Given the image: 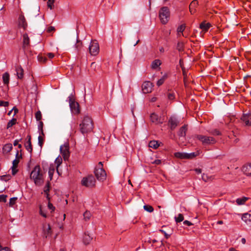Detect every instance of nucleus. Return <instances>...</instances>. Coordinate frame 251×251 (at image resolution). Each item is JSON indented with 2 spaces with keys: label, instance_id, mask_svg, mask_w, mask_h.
<instances>
[{
  "label": "nucleus",
  "instance_id": "f257e3e1",
  "mask_svg": "<svg viewBox=\"0 0 251 251\" xmlns=\"http://www.w3.org/2000/svg\"><path fill=\"white\" fill-rule=\"evenodd\" d=\"M30 178L37 186L42 185L44 181V174L39 165H36L30 174Z\"/></svg>",
  "mask_w": 251,
  "mask_h": 251
},
{
  "label": "nucleus",
  "instance_id": "f03ea898",
  "mask_svg": "<svg viewBox=\"0 0 251 251\" xmlns=\"http://www.w3.org/2000/svg\"><path fill=\"white\" fill-rule=\"evenodd\" d=\"M79 126L80 132L83 134L91 132L93 128V124L91 118L88 116H84Z\"/></svg>",
  "mask_w": 251,
  "mask_h": 251
},
{
  "label": "nucleus",
  "instance_id": "7ed1b4c3",
  "mask_svg": "<svg viewBox=\"0 0 251 251\" xmlns=\"http://www.w3.org/2000/svg\"><path fill=\"white\" fill-rule=\"evenodd\" d=\"M170 12L169 9L167 6L161 7L159 12V18L161 23L163 24H166L170 19Z\"/></svg>",
  "mask_w": 251,
  "mask_h": 251
},
{
  "label": "nucleus",
  "instance_id": "20e7f679",
  "mask_svg": "<svg viewBox=\"0 0 251 251\" xmlns=\"http://www.w3.org/2000/svg\"><path fill=\"white\" fill-rule=\"evenodd\" d=\"M195 138L201 141L203 146L213 145L216 142L214 138L201 134L195 135Z\"/></svg>",
  "mask_w": 251,
  "mask_h": 251
},
{
  "label": "nucleus",
  "instance_id": "39448f33",
  "mask_svg": "<svg viewBox=\"0 0 251 251\" xmlns=\"http://www.w3.org/2000/svg\"><path fill=\"white\" fill-rule=\"evenodd\" d=\"M68 100L69 106L72 112L74 114H78L80 113L79 105L77 102L75 101L73 94H72L69 97Z\"/></svg>",
  "mask_w": 251,
  "mask_h": 251
},
{
  "label": "nucleus",
  "instance_id": "423d86ee",
  "mask_svg": "<svg viewBox=\"0 0 251 251\" xmlns=\"http://www.w3.org/2000/svg\"><path fill=\"white\" fill-rule=\"evenodd\" d=\"M95 183L96 179L92 175L83 177L81 180V184L87 187H93L95 186Z\"/></svg>",
  "mask_w": 251,
  "mask_h": 251
},
{
  "label": "nucleus",
  "instance_id": "0eeeda50",
  "mask_svg": "<svg viewBox=\"0 0 251 251\" xmlns=\"http://www.w3.org/2000/svg\"><path fill=\"white\" fill-rule=\"evenodd\" d=\"M94 173L95 176L99 181H103L106 179V174L104 169H100L95 168Z\"/></svg>",
  "mask_w": 251,
  "mask_h": 251
},
{
  "label": "nucleus",
  "instance_id": "6e6552de",
  "mask_svg": "<svg viewBox=\"0 0 251 251\" xmlns=\"http://www.w3.org/2000/svg\"><path fill=\"white\" fill-rule=\"evenodd\" d=\"M89 53L92 55H96L99 52V46L96 40L92 41L89 47Z\"/></svg>",
  "mask_w": 251,
  "mask_h": 251
},
{
  "label": "nucleus",
  "instance_id": "1a4fd4ad",
  "mask_svg": "<svg viewBox=\"0 0 251 251\" xmlns=\"http://www.w3.org/2000/svg\"><path fill=\"white\" fill-rule=\"evenodd\" d=\"M179 124V121L175 116H171L169 120L168 126L171 130H174Z\"/></svg>",
  "mask_w": 251,
  "mask_h": 251
},
{
  "label": "nucleus",
  "instance_id": "9d476101",
  "mask_svg": "<svg viewBox=\"0 0 251 251\" xmlns=\"http://www.w3.org/2000/svg\"><path fill=\"white\" fill-rule=\"evenodd\" d=\"M23 46L22 48L25 52L29 51L30 47V39L27 33H25L23 35Z\"/></svg>",
  "mask_w": 251,
  "mask_h": 251
},
{
  "label": "nucleus",
  "instance_id": "9b49d317",
  "mask_svg": "<svg viewBox=\"0 0 251 251\" xmlns=\"http://www.w3.org/2000/svg\"><path fill=\"white\" fill-rule=\"evenodd\" d=\"M150 120L152 123L156 125L162 124L164 121L163 117L158 116L155 113H152L151 114Z\"/></svg>",
  "mask_w": 251,
  "mask_h": 251
},
{
  "label": "nucleus",
  "instance_id": "f8f14e48",
  "mask_svg": "<svg viewBox=\"0 0 251 251\" xmlns=\"http://www.w3.org/2000/svg\"><path fill=\"white\" fill-rule=\"evenodd\" d=\"M69 150V146L68 144H64L60 147V152L65 160H67L70 156V152Z\"/></svg>",
  "mask_w": 251,
  "mask_h": 251
},
{
  "label": "nucleus",
  "instance_id": "ddd939ff",
  "mask_svg": "<svg viewBox=\"0 0 251 251\" xmlns=\"http://www.w3.org/2000/svg\"><path fill=\"white\" fill-rule=\"evenodd\" d=\"M142 87L144 93H151L152 89V83L149 81H145L142 84Z\"/></svg>",
  "mask_w": 251,
  "mask_h": 251
},
{
  "label": "nucleus",
  "instance_id": "4468645a",
  "mask_svg": "<svg viewBox=\"0 0 251 251\" xmlns=\"http://www.w3.org/2000/svg\"><path fill=\"white\" fill-rule=\"evenodd\" d=\"M19 26L25 30L27 26V24L25 19L23 15H20L19 17Z\"/></svg>",
  "mask_w": 251,
  "mask_h": 251
},
{
  "label": "nucleus",
  "instance_id": "2eb2a0df",
  "mask_svg": "<svg viewBox=\"0 0 251 251\" xmlns=\"http://www.w3.org/2000/svg\"><path fill=\"white\" fill-rule=\"evenodd\" d=\"M27 140L26 143L25 144V148L26 150L30 153H32V147L31 145V136L28 135L27 136Z\"/></svg>",
  "mask_w": 251,
  "mask_h": 251
},
{
  "label": "nucleus",
  "instance_id": "dca6fc26",
  "mask_svg": "<svg viewBox=\"0 0 251 251\" xmlns=\"http://www.w3.org/2000/svg\"><path fill=\"white\" fill-rule=\"evenodd\" d=\"M17 77L19 79H22L24 77V70L20 65H17L15 66Z\"/></svg>",
  "mask_w": 251,
  "mask_h": 251
},
{
  "label": "nucleus",
  "instance_id": "f3484780",
  "mask_svg": "<svg viewBox=\"0 0 251 251\" xmlns=\"http://www.w3.org/2000/svg\"><path fill=\"white\" fill-rule=\"evenodd\" d=\"M166 96L168 100H174L176 98V91L174 90L169 89L166 93Z\"/></svg>",
  "mask_w": 251,
  "mask_h": 251
},
{
  "label": "nucleus",
  "instance_id": "a211bd4d",
  "mask_svg": "<svg viewBox=\"0 0 251 251\" xmlns=\"http://www.w3.org/2000/svg\"><path fill=\"white\" fill-rule=\"evenodd\" d=\"M198 5V1L197 0H193L189 5V10L192 14L195 12V7Z\"/></svg>",
  "mask_w": 251,
  "mask_h": 251
},
{
  "label": "nucleus",
  "instance_id": "6ab92c4d",
  "mask_svg": "<svg viewBox=\"0 0 251 251\" xmlns=\"http://www.w3.org/2000/svg\"><path fill=\"white\" fill-rule=\"evenodd\" d=\"M242 171L243 173L248 176L251 175V163L245 165L242 168Z\"/></svg>",
  "mask_w": 251,
  "mask_h": 251
},
{
  "label": "nucleus",
  "instance_id": "aec40b11",
  "mask_svg": "<svg viewBox=\"0 0 251 251\" xmlns=\"http://www.w3.org/2000/svg\"><path fill=\"white\" fill-rule=\"evenodd\" d=\"M13 149L12 145L10 143L6 144L2 148L3 153L9 152Z\"/></svg>",
  "mask_w": 251,
  "mask_h": 251
},
{
  "label": "nucleus",
  "instance_id": "412c9836",
  "mask_svg": "<svg viewBox=\"0 0 251 251\" xmlns=\"http://www.w3.org/2000/svg\"><path fill=\"white\" fill-rule=\"evenodd\" d=\"M187 130V127L186 125H184L179 130L178 132V135L179 137H185L186 135V132Z\"/></svg>",
  "mask_w": 251,
  "mask_h": 251
},
{
  "label": "nucleus",
  "instance_id": "4be33fe9",
  "mask_svg": "<svg viewBox=\"0 0 251 251\" xmlns=\"http://www.w3.org/2000/svg\"><path fill=\"white\" fill-rule=\"evenodd\" d=\"M211 26V24L210 23H205V22H202L200 25V28L203 31L206 32L208 31L209 28Z\"/></svg>",
  "mask_w": 251,
  "mask_h": 251
},
{
  "label": "nucleus",
  "instance_id": "5701e85b",
  "mask_svg": "<svg viewBox=\"0 0 251 251\" xmlns=\"http://www.w3.org/2000/svg\"><path fill=\"white\" fill-rule=\"evenodd\" d=\"M200 154V151H198L196 152H193L191 153H186V159H192Z\"/></svg>",
  "mask_w": 251,
  "mask_h": 251
},
{
  "label": "nucleus",
  "instance_id": "b1692460",
  "mask_svg": "<svg viewBox=\"0 0 251 251\" xmlns=\"http://www.w3.org/2000/svg\"><path fill=\"white\" fill-rule=\"evenodd\" d=\"M55 171V166L53 164H51L50 166L49 169V176L50 178V180H51L52 179L53 175Z\"/></svg>",
  "mask_w": 251,
  "mask_h": 251
},
{
  "label": "nucleus",
  "instance_id": "393cba45",
  "mask_svg": "<svg viewBox=\"0 0 251 251\" xmlns=\"http://www.w3.org/2000/svg\"><path fill=\"white\" fill-rule=\"evenodd\" d=\"M10 75L9 74L6 72L2 75L3 82L4 84L8 85L9 82Z\"/></svg>",
  "mask_w": 251,
  "mask_h": 251
},
{
  "label": "nucleus",
  "instance_id": "a878e982",
  "mask_svg": "<svg viewBox=\"0 0 251 251\" xmlns=\"http://www.w3.org/2000/svg\"><path fill=\"white\" fill-rule=\"evenodd\" d=\"M92 238L91 237V236L88 234L85 233V234L83 236V243H84V244H85V245L89 244L90 243V242H91V241L92 240Z\"/></svg>",
  "mask_w": 251,
  "mask_h": 251
},
{
  "label": "nucleus",
  "instance_id": "bb28decb",
  "mask_svg": "<svg viewBox=\"0 0 251 251\" xmlns=\"http://www.w3.org/2000/svg\"><path fill=\"white\" fill-rule=\"evenodd\" d=\"M242 220L246 223L248 222H251V214L248 213H245L242 217Z\"/></svg>",
  "mask_w": 251,
  "mask_h": 251
},
{
  "label": "nucleus",
  "instance_id": "cd10ccee",
  "mask_svg": "<svg viewBox=\"0 0 251 251\" xmlns=\"http://www.w3.org/2000/svg\"><path fill=\"white\" fill-rule=\"evenodd\" d=\"M161 62L159 59H155L151 63V68L152 69H156L157 67L161 65Z\"/></svg>",
  "mask_w": 251,
  "mask_h": 251
},
{
  "label": "nucleus",
  "instance_id": "c85d7f7f",
  "mask_svg": "<svg viewBox=\"0 0 251 251\" xmlns=\"http://www.w3.org/2000/svg\"><path fill=\"white\" fill-rule=\"evenodd\" d=\"M149 145L150 148L155 149H157L159 146L158 141L155 140L150 141Z\"/></svg>",
  "mask_w": 251,
  "mask_h": 251
},
{
  "label": "nucleus",
  "instance_id": "c756f323",
  "mask_svg": "<svg viewBox=\"0 0 251 251\" xmlns=\"http://www.w3.org/2000/svg\"><path fill=\"white\" fill-rule=\"evenodd\" d=\"M251 119V114L250 113L245 114L244 113L241 118V120L243 122L248 121Z\"/></svg>",
  "mask_w": 251,
  "mask_h": 251
},
{
  "label": "nucleus",
  "instance_id": "7c9ffc66",
  "mask_svg": "<svg viewBox=\"0 0 251 251\" xmlns=\"http://www.w3.org/2000/svg\"><path fill=\"white\" fill-rule=\"evenodd\" d=\"M75 46L78 54L80 53L81 49L83 46L82 43L80 41L77 40Z\"/></svg>",
  "mask_w": 251,
  "mask_h": 251
},
{
  "label": "nucleus",
  "instance_id": "2f4dec72",
  "mask_svg": "<svg viewBox=\"0 0 251 251\" xmlns=\"http://www.w3.org/2000/svg\"><path fill=\"white\" fill-rule=\"evenodd\" d=\"M17 123V119L16 118H12L11 120H10L6 126V128L8 129L10 127H12L13 126L15 125Z\"/></svg>",
  "mask_w": 251,
  "mask_h": 251
},
{
  "label": "nucleus",
  "instance_id": "473e14b6",
  "mask_svg": "<svg viewBox=\"0 0 251 251\" xmlns=\"http://www.w3.org/2000/svg\"><path fill=\"white\" fill-rule=\"evenodd\" d=\"M186 153L176 152L175 153V156L176 158L180 159H186Z\"/></svg>",
  "mask_w": 251,
  "mask_h": 251
},
{
  "label": "nucleus",
  "instance_id": "72a5a7b5",
  "mask_svg": "<svg viewBox=\"0 0 251 251\" xmlns=\"http://www.w3.org/2000/svg\"><path fill=\"white\" fill-rule=\"evenodd\" d=\"M176 49L179 52H182L184 50V43L182 42H178L176 46Z\"/></svg>",
  "mask_w": 251,
  "mask_h": 251
},
{
  "label": "nucleus",
  "instance_id": "f704fd0d",
  "mask_svg": "<svg viewBox=\"0 0 251 251\" xmlns=\"http://www.w3.org/2000/svg\"><path fill=\"white\" fill-rule=\"evenodd\" d=\"M248 199L247 197H243L242 198H238L236 200V202L238 204H243Z\"/></svg>",
  "mask_w": 251,
  "mask_h": 251
},
{
  "label": "nucleus",
  "instance_id": "c9c22d12",
  "mask_svg": "<svg viewBox=\"0 0 251 251\" xmlns=\"http://www.w3.org/2000/svg\"><path fill=\"white\" fill-rule=\"evenodd\" d=\"M44 235L45 236L46 238H47L48 236L49 235H50L51 234V227L50 226V225H48V228L47 229H44Z\"/></svg>",
  "mask_w": 251,
  "mask_h": 251
},
{
  "label": "nucleus",
  "instance_id": "e433bc0d",
  "mask_svg": "<svg viewBox=\"0 0 251 251\" xmlns=\"http://www.w3.org/2000/svg\"><path fill=\"white\" fill-rule=\"evenodd\" d=\"M50 188V182L49 181H48L47 184L45 186L44 188V192L45 194H47L49 193Z\"/></svg>",
  "mask_w": 251,
  "mask_h": 251
},
{
  "label": "nucleus",
  "instance_id": "4c0bfd02",
  "mask_svg": "<svg viewBox=\"0 0 251 251\" xmlns=\"http://www.w3.org/2000/svg\"><path fill=\"white\" fill-rule=\"evenodd\" d=\"M185 25L184 24H182L177 27V31L178 33H182L183 31L185 30ZM182 35L184 36L183 33H182Z\"/></svg>",
  "mask_w": 251,
  "mask_h": 251
},
{
  "label": "nucleus",
  "instance_id": "58836bf2",
  "mask_svg": "<svg viewBox=\"0 0 251 251\" xmlns=\"http://www.w3.org/2000/svg\"><path fill=\"white\" fill-rule=\"evenodd\" d=\"M144 209L145 210L149 212H152L154 210L153 207L150 205H145L144 206Z\"/></svg>",
  "mask_w": 251,
  "mask_h": 251
},
{
  "label": "nucleus",
  "instance_id": "ea45409f",
  "mask_svg": "<svg viewBox=\"0 0 251 251\" xmlns=\"http://www.w3.org/2000/svg\"><path fill=\"white\" fill-rule=\"evenodd\" d=\"M183 219L184 217L182 214H179L177 217H175V220L176 223L182 222Z\"/></svg>",
  "mask_w": 251,
  "mask_h": 251
},
{
  "label": "nucleus",
  "instance_id": "a19ab883",
  "mask_svg": "<svg viewBox=\"0 0 251 251\" xmlns=\"http://www.w3.org/2000/svg\"><path fill=\"white\" fill-rule=\"evenodd\" d=\"M38 139V145L41 148H42L43 144H44V138L42 136L40 135V136H39Z\"/></svg>",
  "mask_w": 251,
  "mask_h": 251
},
{
  "label": "nucleus",
  "instance_id": "79ce46f5",
  "mask_svg": "<svg viewBox=\"0 0 251 251\" xmlns=\"http://www.w3.org/2000/svg\"><path fill=\"white\" fill-rule=\"evenodd\" d=\"M55 0H48L47 2L48 7L50 9H52L54 7V2Z\"/></svg>",
  "mask_w": 251,
  "mask_h": 251
},
{
  "label": "nucleus",
  "instance_id": "37998d69",
  "mask_svg": "<svg viewBox=\"0 0 251 251\" xmlns=\"http://www.w3.org/2000/svg\"><path fill=\"white\" fill-rule=\"evenodd\" d=\"M91 214L89 211H85L83 214L84 219L87 221L90 219Z\"/></svg>",
  "mask_w": 251,
  "mask_h": 251
},
{
  "label": "nucleus",
  "instance_id": "c03bdc74",
  "mask_svg": "<svg viewBox=\"0 0 251 251\" xmlns=\"http://www.w3.org/2000/svg\"><path fill=\"white\" fill-rule=\"evenodd\" d=\"M35 118L37 121H40L42 119V114L40 111H38L35 113Z\"/></svg>",
  "mask_w": 251,
  "mask_h": 251
},
{
  "label": "nucleus",
  "instance_id": "a18cd8bd",
  "mask_svg": "<svg viewBox=\"0 0 251 251\" xmlns=\"http://www.w3.org/2000/svg\"><path fill=\"white\" fill-rule=\"evenodd\" d=\"M38 60L40 62L45 63L46 62L47 59L45 56L39 55L38 56Z\"/></svg>",
  "mask_w": 251,
  "mask_h": 251
},
{
  "label": "nucleus",
  "instance_id": "49530a36",
  "mask_svg": "<svg viewBox=\"0 0 251 251\" xmlns=\"http://www.w3.org/2000/svg\"><path fill=\"white\" fill-rule=\"evenodd\" d=\"M55 163H56L57 164V166H56V169H57V171L58 172V173L59 174V172L58 171V167H59V166L62 163V158H59L58 157L56 159H55Z\"/></svg>",
  "mask_w": 251,
  "mask_h": 251
},
{
  "label": "nucleus",
  "instance_id": "de8ad7c7",
  "mask_svg": "<svg viewBox=\"0 0 251 251\" xmlns=\"http://www.w3.org/2000/svg\"><path fill=\"white\" fill-rule=\"evenodd\" d=\"M17 200V197H13V198H11L10 199V201H9V205L12 206L14 204H15V202H16Z\"/></svg>",
  "mask_w": 251,
  "mask_h": 251
},
{
  "label": "nucleus",
  "instance_id": "09e8293b",
  "mask_svg": "<svg viewBox=\"0 0 251 251\" xmlns=\"http://www.w3.org/2000/svg\"><path fill=\"white\" fill-rule=\"evenodd\" d=\"M0 177L1 180L7 181L10 179L11 176L10 175H3L1 176Z\"/></svg>",
  "mask_w": 251,
  "mask_h": 251
},
{
  "label": "nucleus",
  "instance_id": "8fccbe9b",
  "mask_svg": "<svg viewBox=\"0 0 251 251\" xmlns=\"http://www.w3.org/2000/svg\"><path fill=\"white\" fill-rule=\"evenodd\" d=\"M48 207L50 210H51V212H53L55 209V207L50 201L48 202Z\"/></svg>",
  "mask_w": 251,
  "mask_h": 251
},
{
  "label": "nucleus",
  "instance_id": "3c124183",
  "mask_svg": "<svg viewBox=\"0 0 251 251\" xmlns=\"http://www.w3.org/2000/svg\"><path fill=\"white\" fill-rule=\"evenodd\" d=\"M19 161V160L17 159H15L12 162V167H13V168H17L18 167Z\"/></svg>",
  "mask_w": 251,
  "mask_h": 251
},
{
  "label": "nucleus",
  "instance_id": "603ef678",
  "mask_svg": "<svg viewBox=\"0 0 251 251\" xmlns=\"http://www.w3.org/2000/svg\"><path fill=\"white\" fill-rule=\"evenodd\" d=\"M9 104V103L8 101L0 100V106L8 107Z\"/></svg>",
  "mask_w": 251,
  "mask_h": 251
},
{
  "label": "nucleus",
  "instance_id": "864d4df0",
  "mask_svg": "<svg viewBox=\"0 0 251 251\" xmlns=\"http://www.w3.org/2000/svg\"><path fill=\"white\" fill-rule=\"evenodd\" d=\"M39 213L41 215H42L44 218H47V215L46 213H45L42 209V206L40 205L39 206Z\"/></svg>",
  "mask_w": 251,
  "mask_h": 251
},
{
  "label": "nucleus",
  "instance_id": "5fc2aeb1",
  "mask_svg": "<svg viewBox=\"0 0 251 251\" xmlns=\"http://www.w3.org/2000/svg\"><path fill=\"white\" fill-rule=\"evenodd\" d=\"M7 196L4 195H0V202H5L6 201Z\"/></svg>",
  "mask_w": 251,
  "mask_h": 251
},
{
  "label": "nucleus",
  "instance_id": "6e6d98bb",
  "mask_svg": "<svg viewBox=\"0 0 251 251\" xmlns=\"http://www.w3.org/2000/svg\"><path fill=\"white\" fill-rule=\"evenodd\" d=\"M159 231L163 233L164 234V236L166 238L168 239L169 237H170L171 234H168L163 229H160Z\"/></svg>",
  "mask_w": 251,
  "mask_h": 251
},
{
  "label": "nucleus",
  "instance_id": "4d7b16f0",
  "mask_svg": "<svg viewBox=\"0 0 251 251\" xmlns=\"http://www.w3.org/2000/svg\"><path fill=\"white\" fill-rule=\"evenodd\" d=\"M211 134L214 135H221V132L217 129H214L211 132Z\"/></svg>",
  "mask_w": 251,
  "mask_h": 251
},
{
  "label": "nucleus",
  "instance_id": "13d9d810",
  "mask_svg": "<svg viewBox=\"0 0 251 251\" xmlns=\"http://www.w3.org/2000/svg\"><path fill=\"white\" fill-rule=\"evenodd\" d=\"M95 168L98 169H103V164L102 162H99L98 164L95 167Z\"/></svg>",
  "mask_w": 251,
  "mask_h": 251
},
{
  "label": "nucleus",
  "instance_id": "bf43d9fd",
  "mask_svg": "<svg viewBox=\"0 0 251 251\" xmlns=\"http://www.w3.org/2000/svg\"><path fill=\"white\" fill-rule=\"evenodd\" d=\"M164 82V81L163 80V79L160 78L157 81L156 84L158 86H160Z\"/></svg>",
  "mask_w": 251,
  "mask_h": 251
},
{
  "label": "nucleus",
  "instance_id": "052dcab7",
  "mask_svg": "<svg viewBox=\"0 0 251 251\" xmlns=\"http://www.w3.org/2000/svg\"><path fill=\"white\" fill-rule=\"evenodd\" d=\"M12 110L14 111L13 116H15L19 112L18 109L16 106L13 107V108L12 109Z\"/></svg>",
  "mask_w": 251,
  "mask_h": 251
},
{
  "label": "nucleus",
  "instance_id": "680f3d73",
  "mask_svg": "<svg viewBox=\"0 0 251 251\" xmlns=\"http://www.w3.org/2000/svg\"><path fill=\"white\" fill-rule=\"evenodd\" d=\"M11 169L12 170V175H13V176L15 175L18 172V170L16 169V168H13V167H12L11 168Z\"/></svg>",
  "mask_w": 251,
  "mask_h": 251
},
{
  "label": "nucleus",
  "instance_id": "e2e57ef3",
  "mask_svg": "<svg viewBox=\"0 0 251 251\" xmlns=\"http://www.w3.org/2000/svg\"><path fill=\"white\" fill-rule=\"evenodd\" d=\"M43 123L42 121H40L38 126V130L43 129Z\"/></svg>",
  "mask_w": 251,
  "mask_h": 251
},
{
  "label": "nucleus",
  "instance_id": "0e129e2a",
  "mask_svg": "<svg viewBox=\"0 0 251 251\" xmlns=\"http://www.w3.org/2000/svg\"><path fill=\"white\" fill-rule=\"evenodd\" d=\"M22 158V155L19 154V151H17V153L16 154V158L15 159H17L19 160L20 158Z\"/></svg>",
  "mask_w": 251,
  "mask_h": 251
},
{
  "label": "nucleus",
  "instance_id": "69168bd1",
  "mask_svg": "<svg viewBox=\"0 0 251 251\" xmlns=\"http://www.w3.org/2000/svg\"><path fill=\"white\" fill-rule=\"evenodd\" d=\"M161 160H159V159H156L152 162L153 164H154L156 165H159L161 164Z\"/></svg>",
  "mask_w": 251,
  "mask_h": 251
},
{
  "label": "nucleus",
  "instance_id": "338daca9",
  "mask_svg": "<svg viewBox=\"0 0 251 251\" xmlns=\"http://www.w3.org/2000/svg\"><path fill=\"white\" fill-rule=\"evenodd\" d=\"M245 125L247 126H251V119L248 121H246L245 122H243Z\"/></svg>",
  "mask_w": 251,
  "mask_h": 251
},
{
  "label": "nucleus",
  "instance_id": "774afa93",
  "mask_svg": "<svg viewBox=\"0 0 251 251\" xmlns=\"http://www.w3.org/2000/svg\"><path fill=\"white\" fill-rule=\"evenodd\" d=\"M0 251H10V250L8 247H5L0 250Z\"/></svg>",
  "mask_w": 251,
  "mask_h": 251
}]
</instances>
